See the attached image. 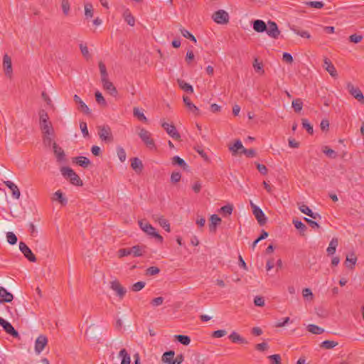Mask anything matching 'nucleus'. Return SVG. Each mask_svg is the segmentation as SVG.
<instances>
[{
	"label": "nucleus",
	"mask_w": 364,
	"mask_h": 364,
	"mask_svg": "<svg viewBox=\"0 0 364 364\" xmlns=\"http://www.w3.org/2000/svg\"><path fill=\"white\" fill-rule=\"evenodd\" d=\"M60 171L63 177L68 179L70 182L75 186H82V181L78 175L70 167H62Z\"/></svg>",
	"instance_id": "nucleus-1"
},
{
	"label": "nucleus",
	"mask_w": 364,
	"mask_h": 364,
	"mask_svg": "<svg viewBox=\"0 0 364 364\" xmlns=\"http://www.w3.org/2000/svg\"><path fill=\"white\" fill-rule=\"evenodd\" d=\"M139 225L141 229L147 235L154 237L158 242L162 243V236L156 231V229L151 225L143 220L139 221Z\"/></svg>",
	"instance_id": "nucleus-2"
},
{
	"label": "nucleus",
	"mask_w": 364,
	"mask_h": 364,
	"mask_svg": "<svg viewBox=\"0 0 364 364\" xmlns=\"http://www.w3.org/2000/svg\"><path fill=\"white\" fill-rule=\"evenodd\" d=\"M250 205L252 209L253 215H255L259 225H264L267 223V218L265 216L262 210L259 208L258 206H257L255 204H254L252 202H250Z\"/></svg>",
	"instance_id": "nucleus-3"
},
{
	"label": "nucleus",
	"mask_w": 364,
	"mask_h": 364,
	"mask_svg": "<svg viewBox=\"0 0 364 364\" xmlns=\"http://www.w3.org/2000/svg\"><path fill=\"white\" fill-rule=\"evenodd\" d=\"M100 138L106 142H111L113 140L111 129L109 126H101L98 128Z\"/></svg>",
	"instance_id": "nucleus-4"
},
{
	"label": "nucleus",
	"mask_w": 364,
	"mask_h": 364,
	"mask_svg": "<svg viewBox=\"0 0 364 364\" xmlns=\"http://www.w3.org/2000/svg\"><path fill=\"white\" fill-rule=\"evenodd\" d=\"M139 136L141 139L144 141V143L146 145L149 149L155 148V144L154 140L151 139V134L149 132L146 130L144 128L140 129L139 133Z\"/></svg>",
	"instance_id": "nucleus-5"
},
{
	"label": "nucleus",
	"mask_w": 364,
	"mask_h": 364,
	"mask_svg": "<svg viewBox=\"0 0 364 364\" xmlns=\"http://www.w3.org/2000/svg\"><path fill=\"white\" fill-rule=\"evenodd\" d=\"M213 19L218 24H226L229 22V14L224 10H218L213 14Z\"/></svg>",
	"instance_id": "nucleus-6"
},
{
	"label": "nucleus",
	"mask_w": 364,
	"mask_h": 364,
	"mask_svg": "<svg viewBox=\"0 0 364 364\" xmlns=\"http://www.w3.org/2000/svg\"><path fill=\"white\" fill-rule=\"evenodd\" d=\"M19 250L28 261L31 262H36V256L33 255L31 250L28 247V245L25 242H19Z\"/></svg>",
	"instance_id": "nucleus-7"
},
{
	"label": "nucleus",
	"mask_w": 364,
	"mask_h": 364,
	"mask_svg": "<svg viewBox=\"0 0 364 364\" xmlns=\"http://www.w3.org/2000/svg\"><path fill=\"white\" fill-rule=\"evenodd\" d=\"M347 89L352 96L360 103L364 104V96L359 88L355 87L352 83L348 82L347 84Z\"/></svg>",
	"instance_id": "nucleus-8"
},
{
	"label": "nucleus",
	"mask_w": 364,
	"mask_h": 364,
	"mask_svg": "<svg viewBox=\"0 0 364 364\" xmlns=\"http://www.w3.org/2000/svg\"><path fill=\"white\" fill-rule=\"evenodd\" d=\"M0 325L8 334L14 338H18L19 336L18 332L13 327V326L1 317H0Z\"/></svg>",
	"instance_id": "nucleus-9"
},
{
	"label": "nucleus",
	"mask_w": 364,
	"mask_h": 364,
	"mask_svg": "<svg viewBox=\"0 0 364 364\" xmlns=\"http://www.w3.org/2000/svg\"><path fill=\"white\" fill-rule=\"evenodd\" d=\"M162 127L166 130L167 134L174 139L178 140L181 138L180 134L176 130V127L173 124H170L167 122H163L161 124Z\"/></svg>",
	"instance_id": "nucleus-10"
},
{
	"label": "nucleus",
	"mask_w": 364,
	"mask_h": 364,
	"mask_svg": "<svg viewBox=\"0 0 364 364\" xmlns=\"http://www.w3.org/2000/svg\"><path fill=\"white\" fill-rule=\"evenodd\" d=\"M266 32L269 36L274 39H277L280 34V31L277 23L271 21H269L267 23Z\"/></svg>",
	"instance_id": "nucleus-11"
},
{
	"label": "nucleus",
	"mask_w": 364,
	"mask_h": 364,
	"mask_svg": "<svg viewBox=\"0 0 364 364\" xmlns=\"http://www.w3.org/2000/svg\"><path fill=\"white\" fill-rule=\"evenodd\" d=\"M110 288L114 291L117 294V295L119 297V299H123L127 290L125 288H124L119 281L114 280L110 282Z\"/></svg>",
	"instance_id": "nucleus-12"
},
{
	"label": "nucleus",
	"mask_w": 364,
	"mask_h": 364,
	"mask_svg": "<svg viewBox=\"0 0 364 364\" xmlns=\"http://www.w3.org/2000/svg\"><path fill=\"white\" fill-rule=\"evenodd\" d=\"M48 343L47 338L43 335H40L35 343V351L37 354H40L44 349Z\"/></svg>",
	"instance_id": "nucleus-13"
},
{
	"label": "nucleus",
	"mask_w": 364,
	"mask_h": 364,
	"mask_svg": "<svg viewBox=\"0 0 364 364\" xmlns=\"http://www.w3.org/2000/svg\"><path fill=\"white\" fill-rule=\"evenodd\" d=\"M3 66L4 68L5 74L8 77H11L12 74V63L11 58L5 54L3 58Z\"/></svg>",
	"instance_id": "nucleus-14"
},
{
	"label": "nucleus",
	"mask_w": 364,
	"mask_h": 364,
	"mask_svg": "<svg viewBox=\"0 0 364 364\" xmlns=\"http://www.w3.org/2000/svg\"><path fill=\"white\" fill-rule=\"evenodd\" d=\"M209 230L210 232L215 233L217 226L221 223V218L216 214H213L210 218Z\"/></svg>",
	"instance_id": "nucleus-15"
},
{
	"label": "nucleus",
	"mask_w": 364,
	"mask_h": 364,
	"mask_svg": "<svg viewBox=\"0 0 364 364\" xmlns=\"http://www.w3.org/2000/svg\"><path fill=\"white\" fill-rule=\"evenodd\" d=\"M103 88L107 90L112 96L116 97L117 95V90L113 83L108 79L102 80Z\"/></svg>",
	"instance_id": "nucleus-16"
},
{
	"label": "nucleus",
	"mask_w": 364,
	"mask_h": 364,
	"mask_svg": "<svg viewBox=\"0 0 364 364\" xmlns=\"http://www.w3.org/2000/svg\"><path fill=\"white\" fill-rule=\"evenodd\" d=\"M14 299V296L9 292L4 287H0V303L11 302Z\"/></svg>",
	"instance_id": "nucleus-17"
},
{
	"label": "nucleus",
	"mask_w": 364,
	"mask_h": 364,
	"mask_svg": "<svg viewBox=\"0 0 364 364\" xmlns=\"http://www.w3.org/2000/svg\"><path fill=\"white\" fill-rule=\"evenodd\" d=\"M323 68L332 77H335L338 75L337 71L334 65L332 64L331 60L327 58H325L323 60Z\"/></svg>",
	"instance_id": "nucleus-18"
},
{
	"label": "nucleus",
	"mask_w": 364,
	"mask_h": 364,
	"mask_svg": "<svg viewBox=\"0 0 364 364\" xmlns=\"http://www.w3.org/2000/svg\"><path fill=\"white\" fill-rule=\"evenodd\" d=\"M4 183L11 191L13 197L16 199H18L20 198L21 193L18 186L10 181H6Z\"/></svg>",
	"instance_id": "nucleus-19"
},
{
	"label": "nucleus",
	"mask_w": 364,
	"mask_h": 364,
	"mask_svg": "<svg viewBox=\"0 0 364 364\" xmlns=\"http://www.w3.org/2000/svg\"><path fill=\"white\" fill-rule=\"evenodd\" d=\"M53 149L58 161L60 162L64 161L65 154L63 149L58 146L55 142L53 143Z\"/></svg>",
	"instance_id": "nucleus-20"
},
{
	"label": "nucleus",
	"mask_w": 364,
	"mask_h": 364,
	"mask_svg": "<svg viewBox=\"0 0 364 364\" xmlns=\"http://www.w3.org/2000/svg\"><path fill=\"white\" fill-rule=\"evenodd\" d=\"M183 100L186 107L190 111H191L196 115L199 114L198 108L193 103L191 102V99L188 96H183Z\"/></svg>",
	"instance_id": "nucleus-21"
},
{
	"label": "nucleus",
	"mask_w": 364,
	"mask_h": 364,
	"mask_svg": "<svg viewBox=\"0 0 364 364\" xmlns=\"http://www.w3.org/2000/svg\"><path fill=\"white\" fill-rule=\"evenodd\" d=\"M73 99L75 102L79 105V109L81 112L87 114L90 113L89 107L86 105V104L81 100V98L78 95H75Z\"/></svg>",
	"instance_id": "nucleus-22"
},
{
	"label": "nucleus",
	"mask_w": 364,
	"mask_h": 364,
	"mask_svg": "<svg viewBox=\"0 0 364 364\" xmlns=\"http://www.w3.org/2000/svg\"><path fill=\"white\" fill-rule=\"evenodd\" d=\"M39 124L43 134H54V129L50 121L46 122H39Z\"/></svg>",
	"instance_id": "nucleus-23"
},
{
	"label": "nucleus",
	"mask_w": 364,
	"mask_h": 364,
	"mask_svg": "<svg viewBox=\"0 0 364 364\" xmlns=\"http://www.w3.org/2000/svg\"><path fill=\"white\" fill-rule=\"evenodd\" d=\"M267 26V25L262 20L257 19L253 21V29L258 33L266 31Z\"/></svg>",
	"instance_id": "nucleus-24"
},
{
	"label": "nucleus",
	"mask_w": 364,
	"mask_h": 364,
	"mask_svg": "<svg viewBox=\"0 0 364 364\" xmlns=\"http://www.w3.org/2000/svg\"><path fill=\"white\" fill-rule=\"evenodd\" d=\"M131 167L136 173H141L144 166L141 161L139 158L134 157L131 159Z\"/></svg>",
	"instance_id": "nucleus-25"
},
{
	"label": "nucleus",
	"mask_w": 364,
	"mask_h": 364,
	"mask_svg": "<svg viewBox=\"0 0 364 364\" xmlns=\"http://www.w3.org/2000/svg\"><path fill=\"white\" fill-rule=\"evenodd\" d=\"M119 357L122 358L121 364H130L131 358L127 350L122 348L119 353Z\"/></svg>",
	"instance_id": "nucleus-26"
},
{
	"label": "nucleus",
	"mask_w": 364,
	"mask_h": 364,
	"mask_svg": "<svg viewBox=\"0 0 364 364\" xmlns=\"http://www.w3.org/2000/svg\"><path fill=\"white\" fill-rule=\"evenodd\" d=\"M73 162H75L79 166L86 168L90 164V161L85 156H77L73 159Z\"/></svg>",
	"instance_id": "nucleus-27"
},
{
	"label": "nucleus",
	"mask_w": 364,
	"mask_h": 364,
	"mask_svg": "<svg viewBox=\"0 0 364 364\" xmlns=\"http://www.w3.org/2000/svg\"><path fill=\"white\" fill-rule=\"evenodd\" d=\"M124 21L131 26H134L135 24V18L131 14L129 9L124 11L123 14Z\"/></svg>",
	"instance_id": "nucleus-28"
},
{
	"label": "nucleus",
	"mask_w": 364,
	"mask_h": 364,
	"mask_svg": "<svg viewBox=\"0 0 364 364\" xmlns=\"http://www.w3.org/2000/svg\"><path fill=\"white\" fill-rule=\"evenodd\" d=\"M133 115L136 117L139 121L146 123L148 122L147 118L138 107H134L133 108Z\"/></svg>",
	"instance_id": "nucleus-29"
},
{
	"label": "nucleus",
	"mask_w": 364,
	"mask_h": 364,
	"mask_svg": "<svg viewBox=\"0 0 364 364\" xmlns=\"http://www.w3.org/2000/svg\"><path fill=\"white\" fill-rule=\"evenodd\" d=\"M229 338L232 341L233 343H245L247 344L248 342L247 340H245L244 338L240 336L237 333L232 332Z\"/></svg>",
	"instance_id": "nucleus-30"
},
{
	"label": "nucleus",
	"mask_w": 364,
	"mask_h": 364,
	"mask_svg": "<svg viewBox=\"0 0 364 364\" xmlns=\"http://www.w3.org/2000/svg\"><path fill=\"white\" fill-rule=\"evenodd\" d=\"M175 352L173 350H168L165 352L161 358V360L164 363L171 364L173 358H174Z\"/></svg>",
	"instance_id": "nucleus-31"
},
{
	"label": "nucleus",
	"mask_w": 364,
	"mask_h": 364,
	"mask_svg": "<svg viewBox=\"0 0 364 364\" xmlns=\"http://www.w3.org/2000/svg\"><path fill=\"white\" fill-rule=\"evenodd\" d=\"M294 227L299 230L300 233L301 235H304V232L307 230V227L305 224H304L301 221L299 220L298 219H294L292 221Z\"/></svg>",
	"instance_id": "nucleus-32"
},
{
	"label": "nucleus",
	"mask_w": 364,
	"mask_h": 364,
	"mask_svg": "<svg viewBox=\"0 0 364 364\" xmlns=\"http://www.w3.org/2000/svg\"><path fill=\"white\" fill-rule=\"evenodd\" d=\"M131 255H133L134 257H139L143 255V253L144 251V247L139 246V245H135L132 247L129 248Z\"/></svg>",
	"instance_id": "nucleus-33"
},
{
	"label": "nucleus",
	"mask_w": 364,
	"mask_h": 364,
	"mask_svg": "<svg viewBox=\"0 0 364 364\" xmlns=\"http://www.w3.org/2000/svg\"><path fill=\"white\" fill-rule=\"evenodd\" d=\"M338 241L337 238H333L329 243V245L326 250L328 255H331L336 252V247L338 246Z\"/></svg>",
	"instance_id": "nucleus-34"
},
{
	"label": "nucleus",
	"mask_w": 364,
	"mask_h": 364,
	"mask_svg": "<svg viewBox=\"0 0 364 364\" xmlns=\"http://www.w3.org/2000/svg\"><path fill=\"white\" fill-rule=\"evenodd\" d=\"M179 87L186 92L193 93V87L183 80H178Z\"/></svg>",
	"instance_id": "nucleus-35"
},
{
	"label": "nucleus",
	"mask_w": 364,
	"mask_h": 364,
	"mask_svg": "<svg viewBox=\"0 0 364 364\" xmlns=\"http://www.w3.org/2000/svg\"><path fill=\"white\" fill-rule=\"evenodd\" d=\"M307 330L311 333L319 335L324 332V329L314 324L307 326Z\"/></svg>",
	"instance_id": "nucleus-36"
},
{
	"label": "nucleus",
	"mask_w": 364,
	"mask_h": 364,
	"mask_svg": "<svg viewBox=\"0 0 364 364\" xmlns=\"http://www.w3.org/2000/svg\"><path fill=\"white\" fill-rule=\"evenodd\" d=\"M244 146L239 139L235 142L232 146L230 147V150L232 152L233 155H235L239 150H241V152H242Z\"/></svg>",
	"instance_id": "nucleus-37"
},
{
	"label": "nucleus",
	"mask_w": 364,
	"mask_h": 364,
	"mask_svg": "<svg viewBox=\"0 0 364 364\" xmlns=\"http://www.w3.org/2000/svg\"><path fill=\"white\" fill-rule=\"evenodd\" d=\"M175 339L184 346H188L191 343L190 337L185 335H176Z\"/></svg>",
	"instance_id": "nucleus-38"
},
{
	"label": "nucleus",
	"mask_w": 364,
	"mask_h": 364,
	"mask_svg": "<svg viewBox=\"0 0 364 364\" xmlns=\"http://www.w3.org/2000/svg\"><path fill=\"white\" fill-rule=\"evenodd\" d=\"M338 345V342L333 341H324L320 344V347L325 349H331Z\"/></svg>",
	"instance_id": "nucleus-39"
},
{
	"label": "nucleus",
	"mask_w": 364,
	"mask_h": 364,
	"mask_svg": "<svg viewBox=\"0 0 364 364\" xmlns=\"http://www.w3.org/2000/svg\"><path fill=\"white\" fill-rule=\"evenodd\" d=\"M172 164L173 165H178L184 169L187 167V164L185 161L178 156H175L172 158Z\"/></svg>",
	"instance_id": "nucleus-40"
},
{
	"label": "nucleus",
	"mask_w": 364,
	"mask_h": 364,
	"mask_svg": "<svg viewBox=\"0 0 364 364\" xmlns=\"http://www.w3.org/2000/svg\"><path fill=\"white\" fill-rule=\"evenodd\" d=\"M54 134H43V143L46 146H50L53 145V136Z\"/></svg>",
	"instance_id": "nucleus-41"
},
{
	"label": "nucleus",
	"mask_w": 364,
	"mask_h": 364,
	"mask_svg": "<svg viewBox=\"0 0 364 364\" xmlns=\"http://www.w3.org/2000/svg\"><path fill=\"white\" fill-rule=\"evenodd\" d=\"M99 69L101 75V80L108 79V73L107 72L106 66L102 61L99 63Z\"/></svg>",
	"instance_id": "nucleus-42"
},
{
	"label": "nucleus",
	"mask_w": 364,
	"mask_h": 364,
	"mask_svg": "<svg viewBox=\"0 0 364 364\" xmlns=\"http://www.w3.org/2000/svg\"><path fill=\"white\" fill-rule=\"evenodd\" d=\"M54 200H58L63 205L67 203V199L63 196V193L60 191H57L54 193Z\"/></svg>",
	"instance_id": "nucleus-43"
},
{
	"label": "nucleus",
	"mask_w": 364,
	"mask_h": 364,
	"mask_svg": "<svg viewBox=\"0 0 364 364\" xmlns=\"http://www.w3.org/2000/svg\"><path fill=\"white\" fill-rule=\"evenodd\" d=\"M322 151L328 157L331 159H336L337 157V154L336 151L327 146H323Z\"/></svg>",
	"instance_id": "nucleus-44"
},
{
	"label": "nucleus",
	"mask_w": 364,
	"mask_h": 364,
	"mask_svg": "<svg viewBox=\"0 0 364 364\" xmlns=\"http://www.w3.org/2000/svg\"><path fill=\"white\" fill-rule=\"evenodd\" d=\"M303 107V102L301 99L297 98L292 101V107L296 112H299Z\"/></svg>",
	"instance_id": "nucleus-45"
},
{
	"label": "nucleus",
	"mask_w": 364,
	"mask_h": 364,
	"mask_svg": "<svg viewBox=\"0 0 364 364\" xmlns=\"http://www.w3.org/2000/svg\"><path fill=\"white\" fill-rule=\"evenodd\" d=\"M95 95L96 102L99 105L105 106V107L107 106V102L100 91L95 92Z\"/></svg>",
	"instance_id": "nucleus-46"
},
{
	"label": "nucleus",
	"mask_w": 364,
	"mask_h": 364,
	"mask_svg": "<svg viewBox=\"0 0 364 364\" xmlns=\"http://www.w3.org/2000/svg\"><path fill=\"white\" fill-rule=\"evenodd\" d=\"M180 31L183 37L190 39L191 41H193L194 43H196V38L188 31H187L184 28H181Z\"/></svg>",
	"instance_id": "nucleus-47"
},
{
	"label": "nucleus",
	"mask_w": 364,
	"mask_h": 364,
	"mask_svg": "<svg viewBox=\"0 0 364 364\" xmlns=\"http://www.w3.org/2000/svg\"><path fill=\"white\" fill-rule=\"evenodd\" d=\"M93 7L92 5L90 3H87L85 5V15L86 18H92L93 17Z\"/></svg>",
	"instance_id": "nucleus-48"
},
{
	"label": "nucleus",
	"mask_w": 364,
	"mask_h": 364,
	"mask_svg": "<svg viewBox=\"0 0 364 364\" xmlns=\"http://www.w3.org/2000/svg\"><path fill=\"white\" fill-rule=\"evenodd\" d=\"M6 239L7 242L12 245L16 244L18 241L16 235L12 232H8L6 233Z\"/></svg>",
	"instance_id": "nucleus-49"
},
{
	"label": "nucleus",
	"mask_w": 364,
	"mask_h": 364,
	"mask_svg": "<svg viewBox=\"0 0 364 364\" xmlns=\"http://www.w3.org/2000/svg\"><path fill=\"white\" fill-rule=\"evenodd\" d=\"M302 126L303 128L305 129L309 134H312L314 129L313 126L309 122L308 119H302Z\"/></svg>",
	"instance_id": "nucleus-50"
},
{
	"label": "nucleus",
	"mask_w": 364,
	"mask_h": 364,
	"mask_svg": "<svg viewBox=\"0 0 364 364\" xmlns=\"http://www.w3.org/2000/svg\"><path fill=\"white\" fill-rule=\"evenodd\" d=\"M117 153L120 161L124 162L127 157L125 150L122 147L119 146L117 149Z\"/></svg>",
	"instance_id": "nucleus-51"
},
{
	"label": "nucleus",
	"mask_w": 364,
	"mask_h": 364,
	"mask_svg": "<svg viewBox=\"0 0 364 364\" xmlns=\"http://www.w3.org/2000/svg\"><path fill=\"white\" fill-rule=\"evenodd\" d=\"M299 210L307 215L308 216L311 215V210L306 205L303 203H298Z\"/></svg>",
	"instance_id": "nucleus-52"
},
{
	"label": "nucleus",
	"mask_w": 364,
	"mask_h": 364,
	"mask_svg": "<svg viewBox=\"0 0 364 364\" xmlns=\"http://www.w3.org/2000/svg\"><path fill=\"white\" fill-rule=\"evenodd\" d=\"M159 272H160V269L157 267H154V266L150 267L148 269H146V275L154 276V275L159 274Z\"/></svg>",
	"instance_id": "nucleus-53"
},
{
	"label": "nucleus",
	"mask_w": 364,
	"mask_h": 364,
	"mask_svg": "<svg viewBox=\"0 0 364 364\" xmlns=\"http://www.w3.org/2000/svg\"><path fill=\"white\" fill-rule=\"evenodd\" d=\"M80 49L81 50V53L82 54V55L87 59L88 60L89 58H90L91 55L89 53V50H88V48L87 47L86 45H84L82 43H80Z\"/></svg>",
	"instance_id": "nucleus-54"
},
{
	"label": "nucleus",
	"mask_w": 364,
	"mask_h": 364,
	"mask_svg": "<svg viewBox=\"0 0 364 364\" xmlns=\"http://www.w3.org/2000/svg\"><path fill=\"white\" fill-rule=\"evenodd\" d=\"M233 210V205L231 204H228L220 208V212L223 213L226 215H231Z\"/></svg>",
	"instance_id": "nucleus-55"
},
{
	"label": "nucleus",
	"mask_w": 364,
	"mask_h": 364,
	"mask_svg": "<svg viewBox=\"0 0 364 364\" xmlns=\"http://www.w3.org/2000/svg\"><path fill=\"white\" fill-rule=\"evenodd\" d=\"M39 114V122H49V117L47 112L44 109H41L38 112Z\"/></svg>",
	"instance_id": "nucleus-56"
},
{
	"label": "nucleus",
	"mask_w": 364,
	"mask_h": 364,
	"mask_svg": "<svg viewBox=\"0 0 364 364\" xmlns=\"http://www.w3.org/2000/svg\"><path fill=\"white\" fill-rule=\"evenodd\" d=\"M268 358L271 360V364H282L281 362V357L279 354H274L268 356Z\"/></svg>",
	"instance_id": "nucleus-57"
},
{
	"label": "nucleus",
	"mask_w": 364,
	"mask_h": 364,
	"mask_svg": "<svg viewBox=\"0 0 364 364\" xmlns=\"http://www.w3.org/2000/svg\"><path fill=\"white\" fill-rule=\"evenodd\" d=\"M146 283L144 282H138L134 284L132 287L133 291H139L145 287Z\"/></svg>",
	"instance_id": "nucleus-58"
},
{
	"label": "nucleus",
	"mask_w": 364,
	"mask_h": 364,
	"mask_svg": "<svg viewBox=\"0 0 364 364\" xmlns=\"http://www.w3.org/2000/svg\"><path fill=\"white\" fill-rule=\"evenodd\" d=\"M159 223L163 228L165 229L166 231H167V232L171 231L170 224H169L168 221L166 219H165L164 218H161Z\"/></svg>",
	"instance_id": "nucleus-59"
},
{
	"label": "nucleus",
	"mask_w": 364,
	"mask_h": 364,
	"mask_svg": "<svg viewBox=\"0 0 364 364\" xmlns=\"http://www.w3.org/2000/svg\"><path fill=\"white\" fill-rule=\"evenodd\" d=\"M306 4L316 9H321L323 7L324 4L322 1H308L306 2Z\"/></svg>",
	"instance_id": "nucleus-60"
},
{
	"label": "nucleus",
	"mask_w": 364,
	"mask_h": 364,
	"mask_svg": "<svg viewBox=\"0 0 364 364\" xmlns=\"http://www.w3.org/2000/svg\"><path fill=\"white\" fill-rule=\"evenodd\" d=\"M62 9L65 15H68L70 11V4L68 0H63L61 4Z\"/></svg>",
	"instance_id": "nucleus-61"
},
{
	"label": "nucleus",
	"mask_w": 364,
	"mask_h": 364,
	"mask_svg": "<svg viewBox=\"0 0 364 364\" xmlns=\"http://www.w3.org/2000/svg\"><path fill=\"white\" fill-rule=\"evenodd\" d=\"M292 30L295 33H296L298 36H300L302 38H309L311 37V35L306 31H300L296 28H292Z\"/></svg>",
	"instance_id": "nucleus-62"
},
{
	"label": "nucleus",
	"mask_w": 364,
	"mask_h": 364,
	"mask_svg": "<svg viewBox=\"0 0 364 364\" xmlns=\"http://www.w3.org/2000/svg\"><path fill=\"white\" fill-rule=\"evenodd\" d=\"M254 304L257 306H264V299L262 296H257L254 299Z\"/></svg>",
	"instance_id": "nucleus-63"
},
{
	"label": "nucleus",
	"mask_w": 364,
	"mask_h": 364,
	"mask_svg": "<svg viewBox=\"0 0 364 364\" xmlns=\"http://www.w3.org/2000/svg\"><path fill=\"white\" fill-rule=\"evenodd\" d=\"M80 128L81 132L85 137L89 136V132L87 129V123L85 122H81L80 124Z\"/></svg>",
	"instance_id": "nucleus-64"
}]
</instances>
